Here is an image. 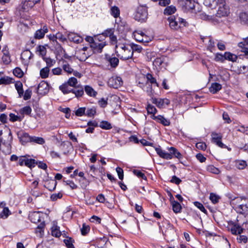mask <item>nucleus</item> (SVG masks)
Listing matches in <instances>:
<instances>
[{"label": "nucleus", "mask_w": 248, "mask_h": 248, "mask_svg": "<svg viewBox=\"0 0 248 248\" xmlns=\"http://www.w3.org/2000/svg\"><path fill=\"white\" fill-rule=\"evenodd\" d=\"M117 56L122 60H127L132 58V50L128 44L118 43L115 46Z\"/></svg>", "instance_id": "f257e3e1"}, {"label": "nucleus", "mask_w": 248, "mask_h": 248, "mask_svg": "<svg viewBox=\"0 0 248 248\" xmlns=\"http://www.w3.org/2000/svg\"><path fill=\"white\" fill-rule=\"evenodd\" d=\"M155 150L160 157L165 159H171L173 158V155L178 159L182 157L181 154L174 147L169 148V153L162 150L160 147L155 148Z\"/></svg>", "instance_id": "f03ea898"}, {"label": "nucleus", "mask_w": 248, "mask_h": 248, "mask_svg": "<svg viewBox=\"0 0 248 248\" xmlns=\"http://www.w3.org/2000/svg\"><path fill=\"white\" fill-rule=\"evenodd\" d=\"M168 21L170 28L173 30H178L187 25L186 21L178 16H170L168 18Z\"/></svg>", "instance_id": "7ed1b4c3"}, {"label": "nucleus", "mask_w": 248, "mask_h": 248, "mask_svg": "<svg viewBox=\"0 0 248 248\" xmlns=\"http://www.w3.org/2000/svg\"><path fill=\"white\" fill-rule=\"evenodd\" d=\"M148 17L147 8L146 6H140L138 7L135 14V19L140 22L145 21Z\"/></svg>", "instance_id": "20e7f679"}, {"label": "nucleus", "mask_w": 248, "mask_h": 248, "mask_svg": "<svg viewBox=\"0 0 248 248\" xmlns=\"http://www.w3.org/2000/svg\"><path fill=\"white\" fill-rule=\"evenodd\" d=\"M218 10L217 12V16L222 17L227 16L229 13V7L226 5L224 0H217Z\"/></svg>", "instance_id": "39448f33"}, {"label": "nucleus", "mask_w": 248, "mask_h": 248, "mask_svg": "<svg viewBox=\"0 0 248 248\" xmlns=\"http://www.w3.org/2000/svg\"><path fill=\"white\" fill-rule=\"evenodd\" d=\"M123 82L122 78L119 77L113 76L108 80V84L110 87L114 88H118L123 85Z\"/></svg>", "instance_id": "423d86ee"}, {"label": "nucleus", "mask_w": 248, "mask_h": 248, "mask_svg": "<svg viewBox=\"0 0 248 248\" xmlns=\"http://www.w3.org/2000/svg\"><path fill=\"white\" fill-rule=\"evenodd\" d=\"M152 102L158 108H164L170 104V101L167 98H152Z\"/></svg>", "instance_id": "0eeeda50"}, {"label": "nucleus", "mask_w": 248, "mask_h": 248, "mask_svg": "<svg viewBox=\"0 0 248 248\" xmlns=\"http://www.w3.org/2000/svg\"><path fill=\"white\" fill-rule=\"evenodd\" d=\"M89 47L87 46L79 49L76 53L77 58L80 61H85L90 57V54L86 53Z\"/></svg>", "instance_id": "6e6552de"}, {"label": "nucleus", "mask_w": 248, "mask_h": 248, "mask_svg": "<svg viewBox=\"0 0 248 248\" xmlns=\"http://www.w3.org/2000/svg\"><path fill=\"white\" fill-rule=\"evenodd\" d=\"M40 0H24L20 4L23 11H28Z\"/></svg>", "instance_id": "1a4fd4ad"}, {"label": "nucleus", "mask_w": 248, "mask_h": 248, "mask_svg": "<svg viewBox=\"0 0 248 248\" xmlns=\"http://www.w3.org/2000/svg\"><path fill=\"white\" fill-rule=\"evenodd\" d=\"M212 141L220 148H226L227 146L221 142L222 135L220 134L212 133L211 134Z\"/></svg>", "instance_id": "9d476101"}, {"label": "nucleus", "mask_w": 248, "mask_h": 248, "mask_svg": "<svg viewBox=\"0 0 248 248\" xmlns=\"http://www.w3.org/2000/svg\"><path fill=\"white\" fill-rule=\"evenodd\" d=\"M106 42H102L100 43L94 42L90 45V48L93 50V52L95 53H100L102 51L103 48L106 46Z\"/></svg>", "instance_id": "9b49d317"}, {"label": "nucleus", "mask_w": 248, "mask_h": 248, "mask_svg": "<svg viewBox=\"0 0 248 248\" xmlns=\"http://www.w3.org/2000/svg\"><path fill=\"white\" fill-rule=\"evenodd\" d=\"M33 54L29 50L24 51L21 55V59L24 64H28L30 60L33 57Z\"/></svg>", "instance_id": "f8f14e48"}, {"label": "nucleus", "mask_w": 248, "mask_h": 248, "mask_svg": "<svg viewBox=\"0 0 248 248\" xmlns=\"http://www.w3.org/2000/svg\"><path fill=\"white\" fill-rule=\"evenodd\" d=\"M201 39L202 40V41L204 43L207 42V49L210 50L211 52H212L215 47V43L214 41L212 40V38L210 36L208 37H202Z\"/></svg>", "instance_id": "ddd939ff"}, {"label": "nucleus", "mask_w": 248, "mask_h": 248, "mask_svg": "<svg viewBox=\"0 0 248 248\" xmlns=\"http://www.w3.org/2000/svg\"><path fill=\"white\" fill-rule=\"evenodd\" d=\"M42 214L39 212H33L30 213L29 217L30 220L34 223L41 222V215Z\"/></svg>", "instance_id": "4468645a"}, {"label": "nucleus", "mask_w": 248, "mask_h": 248, "mask_svg": "<svg viewBox=\"0 0 248 248\" xmlns=\"http://www.w3.org/2000/svg\"><path fill=\"white\" fill-rule=\"evenodd\" d=\"M238 21L241 25L248 26V13H240L238 16Z\"/></svg>", "instance_id": "2eb2a0df"}, {"label": "nucleus", "mask_w": 248, "mask_h": 248, "mask_svg": "<svg viewBox=\"0 0 248 248\" xmlns=\"http://www.w3.org/2000/svg\"><path fill=\"white\" fill-rule=\"evenodd\" d=\"M48 32V29L46 26L45 25L43 28L38 30L34 34V38L37 39L43 38L45 34Z\"/></svg>", "instance_id": "dca6fc26"}, {"label": "nucleus", "mask_w": 248, "mask_h": 248, "mask_svg": "<svg viewBox=\"0 0 248 248\" xmlns=\"http://www.w3.org/2000/svg\"><path fill=\"white\" fill-rule=\"evenodd\" d=\"M238 46L241 48V51L248 56V36L244 39L243 41L239 43Z\"/></svg>", "instance_id": "f3484780"}, {"label": "nucleus", "mask_w": 248, "mask_h": 248, "mask_svg": "<svg viewBox=\"0 0 248 248\" xmlns=\"http://www.w3.org/2000/svg\"><path fill=\"white\" fill-rule=\"evenodd\" d=\"M68 38L70 41H73L77 44L81 43L83 40L82 37L73 32H70L68 34Z\"/></svg>", "instance_id": "a211bd4d"}, {"label": "nucleus", "mask_w": 248, "mask_h": 248, "mask_svg": "<svg viewBox=\"0 0 248 248\" xmlns=\"http://www.w3.org/2000/svg\"><path fill=\"white\" fill-rule=\"evenodd\" d=\"M142 78L144 80L146 81V83L147 82H150L151 84H156L157 86V83L156 82V79L153 77V76L150 74H147L146 75L140 74L139 75V79Z\"/></svg>", "instance_id": "6ab92c4d"}, {"label": "nucleus", "mask_w": 248, "mask_h": 248, "mask_svg": "<svg viewBox=\"0 0 248 248\" xmlns=\"http://www.w3.org/2000/svg\"><path fill=\"white\" fill-rule=\"evenodd\" d=\"M166 57L164 56H162L160 57H157L155 58L153 61V64L156 67L161 66L162 67H164L166 65V64L165 63Z\"/></svg>", "instance_id": "aec40b11"}, {"label": "nucleus", "mask_w": 248, "mask_h": 248, "mask_svg": "<svg viewBox=\"0 0 248 248\" xmlns=\"http://www.w3.org/2000/svg\"><path fill=\"white\" fill-rule=\"evenodd\" d=\"M243 202H246V199L237 197L232 200L231 204L233 205V207L236 210L239 207V205Z\"/></svg>", "instance_id": "412c9836"}, {"label": "nucleus", "mask_w": 248, "mask_h": 248, "mask_svg": "<svg viewBox=\"0 0 248 248\" xmlns=\"http://www.w3.org/2000/svg\"><path fill=\"white\" fill-rule=\"evenodd\" d=\"M48 91V85L46 82H40L37 87V92L38 93L44 94Z\"/></svg>", "instance_id": "4be33fe9"}, {"label": "nucleus", "mask_w": 248, "mask_h": 248, "mask_svg": "<svg viewBox=\"0 0 248 248\" xmlns=\"http://www.w3.org/2000/svg\"><path fill=\"white\" fill-rule=\"evenodd\" d=\"M153 119L157 122L161 123L164 126H169L170 124V122L169 120L166 119L162 115L154 116Z\"/></svg>", "instance_id": "5701e85b"}, {"label": "nucleus", "mask_w": 248, "mask_h": 248, "mask_svg": "<svg viewBox=\"0 0 248 248\" xmlns=\"http://www.w3.org/2000/svg\"><path fill=\"white\" fill-rule=\"evenodd\" d=\"M186 6H181L183 11L185 12H190L192 13H196L195 10V1H192V4L191 5L189 2H186Z\"/></svg>", "instance_id": "b1692460"}, {"label": "nucleus", "mask_w": 248, "mask_h": 248, "mask_svg": "<svg viewBox=\"0 0 248 248\" xmlns=\"http://www.w3.org/2000/svg\"><path fill=\"white\" fill-rule=\"evenodd\" d=\"M57 182L54 180L46 181L45 182L44 186L49 191H52L56 188Z\"/></svg>", "instance_id": "393cba45"}, {"label": "nucleus", "mask_w": 248, "mask_h": 248, "mask_svg": "<svg viewBox=\"0 0 248 248\" xmlns=\"http://www.w3.org/2000/svg\"><path fill=\"white\" fill-rule=\"evenodd\" d=\"M84 90L86 93L91 97H95L97 94V92L89 85L85 86Z\"/></svg>", "instance_id": "a878e982"}, {"label": "nucleus", "mask_w": 248, "mask_h": 248, "mask_svg": "<svg viewBox=\"0 0 248 248\" xmlns=\"http://www.w3.org/2000/svg\"><path fill=\"white\" fill-rule=\"evenodd\" d=\"M51 234L55 237H59L61 236L62 232L60 231V227L54 222L51 227Z\"/></svg>", "instance_id": "bb28decb"}, {"label": "nucleus", "mask_w": 248, "mask_h": 248, "mask_svg": "<svg viewBox=\"0 0 248 248\" xmlns=\"http://www.w3.org/2000/svg\"><path fill=\"white\" fill-rule=\"evenodd\" d=\"M59 89L63 94H68L72 93L73 89L70 87V86L66 82L64 83L59 87Z\"/></svg>", "instance_id": "cd10ccee"}, {"label": "nucleus", "mask_w": 248, "mask_h": 248, "mask_svg": "<svg viewBox=\"0 0 248 248\" xmlns=\"http://www.w3.org/2000/svg\"><path fill=\"white\" fill-rule=\"evenodd\" d=\"M243 229L238 224L235 223L233 224L231 228V232L233 234H241L243 232Z\"/></svg>", "instance_id": "c85d7f7f"}, {"label": "nucleus", "mask_w": 248, "mask_h": 248, "mask_svg": "<svg viewBox=\"0 0 248 248\" xmlns=\"http://www.w3.org/2000/svg\"><path fill=\"white\" fill-rule=\"evenodd\" d=\"M222 88V85L219 83L215 82L212 83L209 91L212 93H216L217 92L220 91Z\"/></svg>", "instance_id": "c756f323"}, {"label": "nucleus", "mask_w": 248, "mask_h": 248, "mask_svg": "<svg viewBox=\"0 0 248 248\" xmlns=\"http://www.w3.org/2000/svg\"><path fill=\"white\" fill-rule=\"evenodd\" d=\"M236 211L241 214L247 213L248 211V201L246 200V202H243L240 204Z\"/></svg>", "instance_id": "7c9ffc66"}, {"label": "nucleus", "mask_w": 248, "mask_h": 248, "mask_svg": "<svg viewBox=\"0 0 248 248\" xmlns=\"http://www.w3.org/2000/svg\"><path fill=\"white\" fill-rule=\"evenodd\" d=\"M237 56L229 52H225V60H228L232 62H235L237 60Z\"/></svg>", "instance_id": "2f4dec72"}, {"label": "nucleus", "mask_w": 248, "mask_h": 248, "mask_svg": "<svg viewBox=\"0 0 248 248\" xmlns=\"http://www.w3.org/2000/svg\"><path fill=\"white\" fill-rule=\"evenodd\" d=\"M14 82L13 78L8 76H4L0 78V85H8Z\"/></svg>", "instance_id": "473e14b6"}, {"label": "nucleus", "mask_w": 248, "mask_h": 248, "mask_svg": "<svg viewBox=\"0 0 248 248\" xmlns=\"http://www.w3.org/2000/svg\"><path fill=\"white\" fill-rule=\"evenodd\" d=\"M15 86L18 93L19 97H21L23 95L24 93L22 83L20 81H18L15 83Z\"/></svg>", "instance_id": "72a5a7b5"}, {"label": "nucleus", "mask_w": 248, "mask_h": 248, "mask_svg": "<svg viewBox=\"0 0 248 248\" xmlns=\"http://www.w3.org/2000/svg\"><path fill=\"white\" fill-rule=\"evenodd\" d=\"M247 166V162L244 160H236L235 161V166L238 169L243 170Z\"/></svg>", "instance_id": "f704fd0d"}, {"label": "nucleus", "mask_w": 248, "mask_h": 248, "mask_svg": "<svg viewBox=\"0 0 248 248\" xmlns=\"http://www.w3.org/2000/svg\"><path fill=\"white\" fill-rule=\"evenodd\" d=\"M120 11L119 8L116 6H112L110 8V14L114 17L117 18L119 16Z\"/></svg>", "instance_id": "c9c22d12"}, {"label": "nucleus", "mask_w": 248, "mask_h": 248, "mask_svg": "<svg viewBox=\"0 0 248 248\" xmlns=\"http://www.w3.org/2000/svg\"><path fill=\"white\" fill-rule=\"evenodd\" d=\"M99 126L102 129L105 130H109L112 128L111 124L107 121H102L101 122Z\"/></svg>", "instance_id": "e433bc0d"}, {"label": "nucleus", "mask_w": 248, "mask_h": 248, "mask_svg": "<svg viewBox=\"0 0 248 248\" xmlns=\"http://www.w3.org/2000/svg\"><path fill=\"white\" fill-rule=\"evenodd\" d=\"M142 31H136L133 32V35L136 40L139 42H142V41H143V38H142Z\"/></svg>", "instance_id": "4c0bfd02"}, {"label": "nucleus", "mask_w": 248, "mask_h": 248, "mask_svg": "<svg viewBox=\"0 0 248 248\" xmlns=\"http://www.w3.org/2000/svg\"><path fill=\"white\" fill-rule=\"evenodd\" d=\"M204 4L211 8H215L216 5H218L217 0H204Z\"/></svg>", "instance_id": "58836bf2"}, {"label": "nucleus", "mask_w": 248, "mask_h": 248, "mask_svg": "<svg viewBox=\"0 0 248 248\" xmlns=\"http://www.w3.org/2000/svg\"><path fill=\"white\" fill-rule=\"evenodd\" d=\"M49 69L48 67H45L40 71V75L42 78H46L48 77Z\"/></svg>", "instance_id": "ea45409f"}, {"label": "nucleus", "mask_w": 248, "mask_h": 248, "mask_svg": "<svg viewBox=\"0 0 248 248\" xmlns=\"http://www.w3.org/2000/svg\"><path fill=\"white\" fill-rule=\"evenodd\" d=\"M172 209L174 212L176 213H179L181 210V205L180 204L175 201L172 202Z\"/></svg>", "instance_id": "a19ab883"}, {"label": "nucleus", "mask_w": 248, "mask_h": 248, "mask_svg": "<svg viewBox=\"0 0 248 248\" xmlns=\"http://www.w3.org/2000/svg\"><path fill=\"white\" fill-rule=\"evenodd\" d=\"M206 170L208 172L216 174H219L220 172L218 168L212 165L207 166L206 167Z\"/></svg>", "instance_id": "79ce46f5"}, {"label": "nucleus", "mask_w": 248, "mask_h": 248, "mask_svg": "<svg viewBox=\"0 0 248 248\" xmlns=\"http://www.w3.org/2000/svg\"><path fill=\"white\" fill-rule=\"evenodd\" d=\"M146 109L148 113L153 114V116L152 118L154 117L155 114L156 113L157 110L156 108L153 105L151 104H148L146 107Z\"/></svg>", "instance_id": "37998d69"}, {"label": "nucleus", "mask_w": 248, "mask_h": 248, "mask_svg": "<svg viewBox=\"0 0 248 248\" xmlns=\"http://www.w3.org/2000/svg\"><path fill=\"white\" fill-rule=\"evenodd\" d=\"M31 142H33L39 144H43L45 143V141L44 139L41 137L32 136Z\"/></svg>", "instance_id": "c03bdc74"}, {"label": "nucleus", "mask_w": 248, "mask_h": 248, "mask_svg": "<svg viewBox=\"0 0 248 248\" xmlns=\"http://www.w3.org/2000/svg\"><path fill=\"white\" fill-rule=\"evenodd\" d=\"M63 241L67 248H75L73 245L74 240L72 238H67Z\"/></svg>", "instance_id": "a18cd8bd"}, {"label": "nucleus", "mask_w": 248, "mask_h": 248, "mask_svg": "<svg viewBox=\"0 0 248 248\" xmlns=\"http://www.w3.org/2000/svg\"><path fill=\"white\" fill-rule=\"evenodd\" d=\"M31 111V108L29 106H25L20 110V113L23 115H30Z\"/></svg>", "instance_id": "49530a36"}, {"label": "nucleus", "mask_w": 248, "mask_h": 248, "mask_svg": "<svg viewBox=\"0 0 248 248\" xmlns=\"http://www.w3.org/2000/svg\"><path fill=\"white\" fill-rule=\"evenodd\" d=\"M176 9L175 6L171 5L168 6L165 8L164 10V14L165 15H171L174 13L176 11Z\"/></svg>", "instance_id": "de8ad7c7"}, {"label": "nucleus", "mask_w": 248, "mask_h": 248, "mask_svg": "<svg viewBox=\"0 0 248 248\" xmlns=\"http://www.w3.org/2000/svg\"><path fill=\"white\" fill-rule=\"evenodd\" d=\"M2 60L3 63L5 64H8L11 62L10 57L7 51L3 53V55L2 57Z\"/></svg>", "instance_id": "09e8293b"}, {"label": "nucleus", "mask_w": 248, "mask_h": 248, "mask_svg": "<svg viewBox=\"0 0 248 248\" xmlns=\"http://www.w3.org/2000/svg\"><path fill=\"white\" fill-rule=\"evenodd\" d=\"M72 93H73L75 96L77 98L81 97L84 94L83 89L81 87L78 89H73Z\"/></svg>", "instance_id": "8fccbe9b"}, {"label": "nucleus", "mask_w": 248, "mask_h": 248, "mask_svg": "<svg viewBox=\"0 0 248 248\" xmlns=\"http://www.w3.org/2000/svg\"><path fill=\"white\" fill-rule=\"evenodd\" d=\"M130 48L132 50V56L133 55V52L134 51L140 53L142 49V48L141 46L134 44H132L131 45H130Z\"/></svg>", "instance_id": "3c124183"}, {"label": "nucleus", "mask_w": 248, "mask_h": 248, "mask_svg": "<svg viewBox=\"0 0 248 248\" xmlns=\"http://www.w3.org/2000/svg\"><path fill=\"white\" fill-rule=\"evenodd\" d=\"M70 86L73 87H76V85L78 84V80L75 77H71L69 78L67 82H66Z\"/></svg>", "instance_id": "603ef678"}, {"label": "nucleus", "mask_w": 248, "mask_h": 248, "mask_svg": "<svg viewBox=\"0 0 248 248\" xmlns=\"http://www.w3.org/2000/svg\"><path fill=\"white\" fill-rule=\"evenodd\" d=\"M37 51H38L39 53V55L41 56H44L46 55V49L45 46H38L36 47Z\"/></svg>", "instance_id": "864d4df0"}, {"label": "nucleus", "mask_w": 248, "mask_h": 248, "mask_svg": "<svg viewBox=\"0 0 248 248\" xmlns=\"http://www.w3.org/2000/svg\"><path fill=\"white\" fill-rule=\"evenodd\" d=\"M35 160L33 159H27L26 158L24 165L29 167L32 168L34 167L35 164Z\"/></svg>", "instance_id": "5fc2aeb1"}, {"label": "nucleus", "mask_w": 248, "mask_h": 248, "mask_svg": "<svg viewBox=\"0 0 248 248\" xmlns=\"http://www.w3.org/2000/svg\"><path fill=\"white\" fill-rule=\"evenodd\" d=\"M13 74L18 77L21 78L23 76V72L22 70L19 67H16L13 70Z\"/></svg>", "instance_id": "6e6d98bb"}, {"label": "nucleus", "mask_w": 248, "mask_h": 248, "mask_svg": "<svg viewBox=\"0 0 248 248\" xmlns=\"http://www.w3.org/2000/svg\"><path fill=\"white\" fill-rule=\"evenodd\" d=\"M10 214V212L7 207L3 208L2 212L0 213V217L1 218H6Z\"/></svg>", "instance_id": "4d7b16f0"}, {"label": "nucleus", "mask_w": 248, "mask_h": 248, "mask_svg": "<svg viewBox=\"0 0 248 248\" xmlns=\"http://www.w3.org/2000/svg\"><path fill=\"white\" fill-rule=\"evenodd\" d=\"M194 205L197 207L198 208H199L202 212L205 214H207V211L205 209L204 207L203 206V204L198 202H194Z\"/></svg>", "instance_id": "13d9d810"}, {"label": "nucleus", "mask_w": 248, "mask_h": 248, "mask_svg": "<svg viewBox=\"0 0 248 248\" xmlns=\"http://www.w3.org/2000/svg\"><path fill=\"white\" fill-rule=\"evenodd\" d=\"M215 61L216 62H223L225 61V53L223 55L220 53H217L215 56Z\"/></svg>", "instance_id": "bf43d9fd"}, {"label": "nucleus", "mask_w": 248, "mask_h": 248, "mask_svg": "<svg viewBox=\"0 0 248 248\" xmlns=\"http://www.w3.org/2000/svg\"><path fill=\"white\" fill-rule=\"evenodd\" d=\"M109 62L110 65L113 67H116L119 63V60L116 57H113L109 59Z\"/></svg>", "instance_id": "052dcab7"}, {"label": "nucleus", "mask_w": 248, "mask_h": 248, "mask_svg": "<svg viewBox=\"0 0 248 248\" xmlns=\"http://www.w3.org/2000/svg\"><path fill=\"white\" fill-rule=\"evenodd\" d=\"M210 199L213 203L216 204L218 202L219 197L215 194L211 193Z\"/></svg>", "instance_id": "680f3d73"}, {"label": "nucleus", "mask_w": 248, "mask_h": 248, "mask_svg": "<svg viewBox=\"0 0 248 248\" xmlns=\"http://www.w3.org/2000/svg\"><path fill=\"white\" fill-rule=\"evenodd\" d=\"M62 68L64 71H65L66 72H67L69 74H71L73 72V69L71 67L70 65L67 63H65L63 64Z\"/></svg>", "instance_id": "e2e57ef3"}, {"label": "nucleus", "mask_w": 248, "mask_h": 248, "mask_svg": "<svg viewBox=\"0 0 248 248\" xmlns=\"http://www.w3.org/2000/svg\"><path fill=\"white\" fill-rule=\"evenodd\" d=\"M85 108H80L76 110L75 114L78 116H82L84 114H85Z\"/></svg>", "instance_id": "0e129e2a"}, {"label": "nucleus", "mask_w": 248, "mask_h": 248, "mask_svg": "<svg viewBox=\"0 0 248 248\" xmlns=\"http://www.w3.org/2000/svg\"><path fill=\"white\" fill-rule=\"evenodd\" d=\"M90 227L88 225H86L85 224H83L82 225V227L81 229V234L83 235H86L90 231Z\"/></svg>", "instance_id": "69168bd1"}, {"label": "nucleus", "mask_w": 248, "mask_h": 248, "mask_svg": "<svg viewBox=\"0 0 248 248\" xmlns=\"http://www.w3.org/2000/svg\"><path fill=\"white\" fill-rule=\"evenodd\" d=\"M63 183L65 185L69 186L72 189H76L78 187L73 181L70 180L63 181Z\"/></svg>", "instance_id": "338daca9"}, {"label": "nucleus", "mask_w": 248, "mask_h": 248, "mask_svg": "<svg viewBox=\"0 0 248 248\" xmlns=\"http://www.w3.org/2000/svg\"><path fill=\"white\" fill-rule=\"evenodd\" d=\"M114 33V29H108L105 30L102 34L104 36H108L110 37L112 35V34Z\"/></svg>", "instance_id": "774afa93"}]
</instances>
